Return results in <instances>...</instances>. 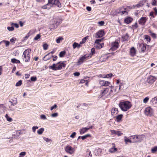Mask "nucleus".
<instances>
[{"mask_svg":"<svg viewBox=\"0 0 157 157\" xmlns=\"http://www.w3.org/2000/svg\"><path fill=\"white\" fill-rule=\"evenodd\" d=\"M66 52L65 51H63L60 52L59 54V56L60 57H63L65 55Z\"/></svg>","mask_w":157,"mask_h":157,"instance_id":"obj_40","label":"nucleus"},{"mask_svg":"<svg viewBox=\"0 0 157 157\" xmlns=\"http://www.w3.org/2000/svg\"><path fill=\"white\" fill-rule=\"evenodd\" d=\"M57 107V105L56 104H54L50 107V110L52 111L54 109H56Z\"/></svg>","mask_w":157,"mask_h":157,"instance_id":"obj_52","label":"nucleus"},{"mask_svg":"<svg viewBox=\"0 0 157 157\" xmlns=\"http://www.w3.org/2000/svg\"><path fill=\"white\" fill-rule=\"evenodd\" d=\"M61 21V19L59 17H54L50 22L49 29L51 30L56 29Z\"/></svg>","mask_w":157,"mask_h":157,"instance_id":"obj_1","label":"nucleus"},{"mask_svg":"<svg viewBox=\"0 0 157 157\" xmlns=\"http://www.w3.org/2000/svg\"><path fill=\"white\" fill-rule=\"evenodd\" d=\"M99 84L101 86H109L110 82L108 81L101 80L99 82Z\"/></svg>","mask_w":157,"mask_h":157,"instance_id":"obj_18","label":"nucleus"},{"mask_svg":"<svg viewBox=\"0 0 157 157\" xmlns=\"http://www.w3.org/2000/svg\"><path fill=\"white\" fill-rule=\"evenodd\" d=\"M124 140L126 144H127L129 142L130 139L128 138L126 136L124 137Z\"/></svg>","mask_w":157,"mask_h":157,"instance_id":"obj_48","label":"nucleus"},{"mask_svg":"<svg viewBox=\"0 0 157 157\" xmlns=\"http://www.w3.org/2000/svg\"><path fill=\"white\" fill-rule=\"evenodd\" d=\"M26 152L25 151H23L19 154V157H24L26 155Z\"/></svg>","mask_w":157,"mask_h":157,"instance_id":"obj_39","label":"nucleus"},{"mask_svg":"<svg viewBox=\"0 0 157 157\" xmlns=\"http://www.w3.org/2000/svg\"><path fill=\"white\" fill-rule=\"evenodd\" d=\"M43 139L44 140H45L46 142H49L50 141H52V140L51 139H49L45 137H44L43 138Z\"/></svg>","mask_w":157,"mask_h":157,"instance_id":"obj_53","label":"nucleus"},{"mask_svg":"<svg viewBox=\"0 0 157 157\" xmlns=\"http://www.w3.org/2000/svg\"><path fill=\"white\" fill-rule=\"evenodd\" d=\"M77 45H78V43H76V42L74 43L73 44V48H75L77 47Z\"/></svg>","mask_w":157,"mask_h":157,"instance_id":"obj_64","label":"nucleus"},{"mask_svg":"<svg viewBox=\"0 0 157 157\" xmlns=\"http://www.w3.org/2000/svg\"><path fill=\"white\" fill-rule=\"evenodd\" d=\"M110 132L112 135L115 134L117 135L118 136H121L123 134V133H121L120 131H116L115 130H110Z\"/></svg>","mask_w":157,"mask_h":157,"instance_id":"obj_19","label":"nucleus"},{"mask_svg":"<svg viewBox=\"0 0 157 157\" xmlns=\"http://www.w3.org/2000/svg\"><path fill=\"white\" fill-rule=\"evenodd\" d=\"M157 2V0H152L151 4L153 6H155Z\"/></svg>","mask_w":157,"mask_h":157,"instance_id":"obj_59","label":"nucleus"},{"mask_svg":"<svg viewBox=\"0 0 157 157\" xmlns=\"http://www.w3.org/2000/svg\"><path fill=\"white\" fill-rule=\"evenodd\" d=\"M150 103L154 106L157 105V96L152 98L150 101Z\"/></svg>","mask_w":157,"mask_h":157,"instance_id":"obj_17","label":"nucleus"},{"mask_svg":"<svg viewBox=\"0 0 157 157\" xmlns=\"http://www.w3.org/2000/svg\"><path fill=\"white\" fill-rule=\"evenodd\" d=\"M101 40L102 39L96 40L95 42V45L96 44H100V42L101 41Z\"/></svg>","mask_w":157,"mask_h":157,"instance_id":"obj_51","label":"nucleus"},{"mask_svg":"<svg viewBox=\"0 0 157 157\" xmlns=\"http://www.w3.org/2000/svg\"><path fill=\"white\" fill-rule=\"evenodd\" d=\"M118 113V109L117 108L113 107L111 110V114L112 116L115 115L117 114Z\"/></svg>","mask_w":157,"mask_h":157,"instance_id":"obj_20","label":"nucleus"},{"mask_svg":"<svg viewBox=\"0 0 157 157\" xmlns=\"http://www.w3.org/2000/svg\"><path fill=\"white\" fill-rule=\"evenodd\" d=\"M66 64L63 62H60L56 64L54 63L52 66H50L49 67V68L52 69L54 71H57L61 70L62 67H65Z\"/></svg>","mask_w":157,"mask_h":157,"instance_id":"obj_3","label":"nucleus"},{"mask_svg":"<svg viewBox=\"0 0 157 157\" xmlns=\"http://www.w3.org/2000/svg\"><path fill=\"white\" fill-rule=\"evenodd\" d=\"M11 62L13 63H20V61L19 60L15 58L12 59Z\"/></svg>","mask_w":157,"mask_h":157,"instance_id":"obj_30","label":"nucleus"},{"mask_svg":"<svg viewBox=\"0 0 157 157\" xmlns=\"http://www.w3.org/2000/svg\"><path fill=\"white\" fill-rule=\"evenodd\" d=\"M36 77L32 76L31 78V80L32 81L35 82L36 80Z\"/></svg>","mask_w":157,"mask_h":157,"instance_id":"obj_60","label":"nucleus"},{"mask_svg":"<svg viewBox=\"0 0 157 157\" xmlns=\"http://www.w3.org/2000/svg\"><path fill=\"white\" fill-rule=\"evenodd\" d=\"M7 29L9 31H11L14 30V28L13 26H12L11 27H8Z\"/></svg>","mask_w":157,"mask_h":157,"instance_id":"obj_55","label":"nucleus"},{"mask_svg":"<svg viewBox=\"0 0 157 157\" xmlns=\"http://www.w3.org/2000/svg\"><path fill=\"white\" fill-rule=\"evenodd\" d=\"M151 152L152 153H154L157 151V147L155 146L152 148L151 149Z\"/></svg>","mask_w":157,"mask_h":157,"instance_id":"obj_41","label":"nucleus"},{"mask_svg":"<svg viewBox=\"0 0 157 157\" xmlns=\"http://www.w3.org/2000/svg\"><path fill=\"white\" fill-rule=\"evenodd\" d=\"M44 130V128H41L39 129L37 131V133L38 135H41Z\"/></svg>","mask_w":157,"mask_h":157,"instance_id":"obj_29","label":"nucleus"},{"mask_svg":"<svg viewBox=\"0 0 157 157\" xmlns=\"http://www.w3.org/2000/svg\"><path fill=\"white\" fill-rule=\"evenodd\" d=\"M109 88H104L100 91V94L99 98H100L104 97L109 92Z\"/></svg>","mask_w":157,"mask_h":157,"instance_id":"obj_8","label":"nucleus"},{"mask_svg":"<svg viewBox=\"0 0 157 157\" xmlns=\"http://www.w3.org/2000/svg\"><path fill=\"white\" fill-rule=\"evenodd\" d=\"M58 115V114L57 113H55L52 114L51 115V117H57Z\"/></svg>","mask_w":157,"mask_h":157,"instance_id":"obj_49","label":"nucleus"},{"mask_svg":"<svg viewBox=\"0 0 157 157\" xmlns=\"http://www.w3.org/2000/svg\"><path fill=\"white\" fill-rule=\"evenodd\" d=\"M63 38L62 37L59 36L56 40V42L57 43H59L60 41L63 40Z\"/></svg>","mask_w":157,"mask_h":157,"instance_id":"obj_38","label":"nucleus"},{"mask_svg":"<svg viewBox=\"0 0 157 157\" xmlns=\"http://www.w3.org/2000/svg\"><path fill=\"white\" fill-rule=\"evenodd\" d=\"M140 50L143 52H144L146 49V47L144 44L140 45Z\"/></svg>","mask_w":157,"mask_h":157,"instance_id":"obj_28","label":"nucleus"},{"mask_svg":"<svg viewBox=\"0 0 157 157\" xmlns=\"http://www.w3.org/2000/svg\"><path fill=\"white\" fill-rule=\"evenodd\" d=\"M130 137L131 138V139L133 140V142L137 143L141 142L143 140L144 138V136L143 135H136L132 136Z\"/></svg>","mask_w":157,"mask_h":157,"instance_id":"obj_5","label":"nucleus"},{"mask_svg":"<svg viewBox=\"0 0 157 157\" xmlns=\"http://www.w3.org/2000/svg\"><path fill=\"white\" fill-rule=\"evenodd\" d=\"M156 79V78L152 75H150L147 78V82L150 84H151L155 82Z\"/></svg>","mask_w":157,"mask_h":157,"instance_id":"obj_14","label":"nucleus"},{"mask_svg":"<svg viewBox=\"0 0 157 157\" xmlns=\"http://www.w3.org/2000/svg\"><path fill=\"white\" fill-rule=\"evenodd\" d=\"M108 56H105V57H101L100 59V61L101 62H104L106 61V60L108 59Z\"/></svg>","mask_w":157,"mask_h":157,"instance_id":"obj_31","label":"nucleus"},{"mask_svg":"<svg viewBox=\"0 0 157 157\" xmlns=\"http://www.w3.org/2000/svg\"><path fill=\"white\" fill-rule=\"evenodd\" d=\"M76 133L75 132H74L70 136L71 138H74L76 135Z\"/></svg>","mask_w":157,"mask_h":157,"instance_id":"obj_58","label":"nucleus"},{"mask_svg":"<svg viewBox=\"0 0 157 157\" xmlns=\"http://www.w3.org/2000/svg\"><path fill=\"white\" fill-rule=\"evenodd\" d=\"M128 35L127 33H126L125 35L122 36V38L123 41H127L128 39Z\"/></svg>","mask_w":157,"mask_h":157,"instance_id":"obj_27","label":"nucleus"},{"mask_svg":"<svg viewBox=\"0 0 157 157\" xmlns=\"http://www.w3.org/2000/svg\"><path fill=\"white\" fill-rule=\"evenodd\" d=\"M154 110L150 107H148L145 109L144 113L145 115L149 117H151L154 115Z\"/></svg>","mask_w":157,"mask_h":157,"instance_id":"obj_7","label":"nucleus"},{"mask_svg":"<svg viewBox=\"0 0 157 157\" xmlns=\"http://www.w3.org/2000/svg\"><path fill=\"white\" fill-rule=\"evenodd\" d=\"M104 46V44L103 43L98 44H96L95 45L96 47L98 49H100L103 47Z\"/></svg>","mask_w":157,"mask_h":157,"instance_id":"obj_32","label":"nucleus"},{"mask_svg":"<svg viewBox=\"0 0 157 157\" xmlns=\"http://www.w3.org/2000/svg\"><path fill=\"white\" fill-rule=\"evenodd\" d=\"M51 7V5L49 4H47L43 6L42 8L43 9H49Z\"/></svg>","mask_w":157,"mask_h":157,"instance_id":"obj_26","label":"nucleus"},{"mask_svg":"<svg viewBox=\"0 0 157 157\" xmlns=\"http://www.w3.org/2000/svg\"><path fill=\"white\" fill-rule=\"evenodd\" d=\"M122 8H120L117 10V13L120 15H127L128 14V12L124 10H123Z\"/></svg>","mask_w":157,"mask_h":157,"instance_id":"obj_15","label":"nucleus"},{"mask_svg":"<svg viewBox=\"0 0 157 157\" xmlns=\"http://www.w3.org/2000/svg\"><path fill=\"white\" fill-rule=\"evenodd\" d=\"M119 47V43L117 41H115L112 42L111 44V48L110 51H114Z\"/></svg>","mask_w":157,"mask_h":157,"instance_id":"obj_10","label":"nucleus"},{"mask_svg":"<svg viewBox=\"0 0 157 157\" xmlns=\"http://www.w3.org/2000/svg\"><path fill=\"white\" fill-rule=\"evenodd\" d=\"M48 4L51 5V7L53 5H55L59 8H60L62 6L61 3L58 0H48Z\"/></svg>","mask_w":157,"mask_h":157,"instance_id":"obj_9","label":"nucleus"},{"mask_svg":"<svg viewBox=\"0 0 157 157\" xmlns=\"http://www.w3.org/2000/svg\"><path fill=\"white\" fill-rule=\"evenodd\" d=\"M54 52H55V51L54 50H53L52 51H51V52H50V53H49L48 54H47L46 56H45L43 58V60L46 61H47V60L49 59H50L51 57H49V58H46V57H47V56H49V55L50 54H54Z\"/></svg>","mask_w":157,"mask_h":157,"instance_id":"obj_22","label":"nucleus"},{"mask_svg":"<svg viewBox=\"0 0 157 157\" xmlns=\"http://www.w3.org/2000/svg\"><path fill=\"white\" fill-rule=\"evenodd\" d=\"M10 102L11 103V105L13 106L16 105L17 104V100H16L15 101H10Z\"/></svg>","mask_w":157,"mask_h":157,"instance_id":"obj_45","label":"nucleus"},{"mask_svg":"<svg viewBox=\"0 0 157 157\" xmlns=\"http://www.w3.org/2000/svg\"><path fill=\"white\" fill-rule=\"evenodd\" d=\"M149 33H150V35L152 37L154 38H156V34L152 33L151 31H149Z\"/></svg>","mask_w":157,"mask_h":157,"instance_id":"obj_35","label":"nucleus"},{"mask_svg":"<svg viewBox=\"0 0 157 157\" xmlns=\"http://www.w3.org/2000/svg\"><path fill=\"white\" fill-rule=\"evenodd\" d=\"M91 136V135L90 134H87L85 136H82L81 137V139L82 140H83L86 139V138L90 137Z\"/></svg>","mask_w":157,"mask_h":157,"instance_id":"obj_36","label":"nucleus"},{"mask_svg":"<svg viewBox=\"0 0 157 157\" xmlns=\"http://www.w3.org/2000/svg\"><path fill=\"white\" fill-rule=\"evenodd\" d=\"M91 53L90 54V55H93L95 53V49L94 48H92L91 50Z\"/></svg>","mask_w":157,"mask_h":157,"instance_id":"obj_62","label":"nucleus"},{"mask_svg":"<svg viewBox=\"0 0 157 157\" xmlns=\"http://www.w3.org/2000/svg\"><path fill=\"white\" fill-rule=\"evenodd\" d=\"M38 127L37 126H34L32 128L33 132L35 133L36 132V130L38 129Z\"/></svg>","mask_w":157,"mask_h":157,"instance_id":"obj_43","label":"nucleus"},{"mask_svg":"<svg viewBox=\"0 0 157 157\" xmlns=\"http://www.w3.org/2000/svg\"><path fill=\"white\" fill-rule=\"evenodd\" d=\"M31 51L30 48H28L25 50L23 53L22 58L24 61L25 62H29L30 60V53Z\"/></svg>","mask_w":157,"mask_h":157,"instance_id":"obj_4","label":"nucleus"},{"mask_svg":"<svg viewBox=\"0 0 157 157\" xmlns=\"http://www.w3.org/2000/svg\"><path fill=\"white\" fill-rule=\"evenodd\" d=\"M104 34V31L103 30H100L94 34V36L96 38H100L102 37Z\"/></svg>","mask_w":157,"mask_h":157,"instance_id":"obj_12","label":"nucleus"},{"mask_svg":"<svg viewBox=\"0 0 157 157\" xmlns=\"http://www.w3.org/2000/svg\"><path fill=\"white\" fill-rule=\"evenodd\" d=\"M22 84L21 80H19L17 82L15 85V86H20Z\"/></svg>","mask_w":157,"mask_h":157,"instance_id":"obj_46","label":"nucleus"},{"mask_svg":"<svg viewBox=\"0 0 157 157\" xmlns=\"http://www.w3.org/2000/svg\"><path fill=\"white\" fill-rule=\"evenodd\" d=\"M89 36H86L82 40V41L80 42V43L81 44H82L84 43H85L86 41V40L88 39Z\"/></svg>","mask_w":157,"mask_h":157,"instance_id":"obj_34","label":"nucleus"},{"mask_svg":"<svg viewBox=\"0 0 157 157\" xmlns=\"http://www.w3.org/2000/svg\"><path fill=\"white\" fill-rule=\"evenodd\" d=\"M2 42H3V43H4L5 44L6 46V47L8 46L10 44V42L8 41L3 40H2Z\"/></svg>","mask_w":157,"mask_h":157,"instance_id":"obj_44","label":"nucleus"},{"mask_svg":"<svg viewBox=\"0 0 157 157\" xmlns=\"http://www.w3.org/2000/svg\"><path fill=\"white\" fill-rule=\"evenodd\" d=\"M40 118L43 120L47 119L46 116L44 114H42L40 116Z\"/></svg>","mask_w":157,"mask_h":157,"instance_id":"obj_50","label":"nucleus"},{"mask_svg":"<svg viewBox=\"0 0 157 157\" xmlns=\"http://www.w3.org/2000/svg\"><path fill=\"white\" fill-rule=\"evenodd\" d=\"M147 19L146 17H142L139 20L138 22L140 24L142 25H144L146 23Z\"/></svg>","mask_w":157,"mask_h":157,"instance_id":"obj_16","label":"nucleus"},{"mask_svg":"<svg viewBox=\"0 0 157 157\" xmlns=\"http://www.w3.org/2000/svg\"><path fill=\"white\" fill-rule=\"evenodd\" d=\"M105 24V22L103 21H99L98 22V24L100 26H101Z\"/></svg>","mask_w":157,"mask_h":157,"instance_id":"obj_63","label":"nucleus"},{"mask_svg":"<svg viewBox=\"0 0 157 157\" xmlns=\"http://www.w3.org/2000/svg\"><path fill=\"white\" fill-rule=\"evenodd\" d=\"M145 39L147 41L150 42L151 40L150 37L148 35H145L144 36Z\"/></svg>","mask_w":157,"mask_h":157,"instance_id":"obj_42","label":"nucleus"},{"mask_svg":"<svg viewBox=\"0 0 157 157\" xmlns=\"http://www.w3.org/2000/svg\"><path fill=\"white\" fill-rule=\"evenodd\" d=\"M130 54L132 56H133L136 55V50L134 47H132L130 49Z\"/></svg>","mask_w":157,"mask_h":157,"instance_id":"obj_21","label":"nucleus"},{"mask_svg":"<svg viewBox=\"0 0 157 157\" xmlns=\"http://www.w3.org/2000/svg\"><path fill=\"white\" fill-rule=\"evenodd\" d=\"M93 127V126H90L89 127L82 128L80 129L79 132L80 134L81 135L84 134L85 132H87L88 130L92 129Z\"/></svg>","mask_w":157,"mask_h":157,"instance_id":"obj_13","label":"nucleus"},{"mask_svg":"<svg viewBox=\"0 0 157 157\" xmlns=\"http://www.w3.org/2000/svg\"><path fill=\"white\" fill-rule=\"evenodd\" d=\"M117 151V148L115 147V146H113L109 150V152L111 153H114Z\"/></svg>","mask_w":157,"mask_h":157,"instance_id":"obj_24","label":"nucleus"},{"mask_svg":"<svg viewBox=\"0 0 157 157\" xmlns=\"http://www.w3.org/2000/svg\"><path fill=\"white\" fill-rule=\"evenodd\" d=\"M43 48L44 50H46L48 49V45L46 44H44L43 45Z\"/></svg>","mask_w":157,"mask_h":157,"instance_id":"obj_57","label":"nucleus"},{"mask_svg":"<svg viewBox=\"0 0 157 157\" xmlns=\"http://www.w3.org/2000/svg\"><path fill=\"white\" fill-rule=\"evenodd\" d=\"M154 12L153 11L151 12L150 13V16H151V17L154 18L155 17V14L154 15Z\"/></svg>","mask_w":157,"mask_h":157,"instance_id":"obj_61","label":"nucleus"},{"mask_svg":"<svg viewBox=\"0 0 157 157\" xmlns=\"http://www.w3.org/2000/svg\"><path fill=\"white\" fill-rule=\"evenodd\" d=\"M113 76V75L112 74H109L106 75H103L102 76L101 75L100 77L103 78H105L111 77Z\"/></svg>","mask_w":157,"mask_h":157,"instance_id":"obj_33","label":"nucleus"},{"mask_svg":"<svg viewBox=\"0 0 157 157\" xmlns=\"http://www.w3.org/2000/svg\"><path fill=\"white\" fill-rule=\"evenodd\" d=\"M65 150L67 152L70 154H73L75 151V149L69 145L67 146L65 148Z\"/></svg>","mask_w":157,"mask_h":157,"instance_id":"obj_11","label":"nucleus"},{"mask_svg":"<svg viewBox=\"0 0 157 157\" xmlns=\"http://www.w3.org/2000/svg\"><path fill=\"white\" fill-rule=\"evenodd\" d=\"M133 20V19L131 17H128L124 19V22L128 24L130 23Z\"/></svg>","mask_w":157,"mask_h":157,"instance_id":"obj_23","label":"nucleus"},{"mask_svg":"<svg viewBox=\"0 0 157 157\" xmlns=\"http://www.w3.org/2000/svg\"><path fill=\"white\" fill-rule=\"evenodd\" d=\"M123 115L122 114H121L118 116H117L116 117L117 121V122H119L122 119L123 117Z\"/></svg>","mask_w":157,"mask_h":157,"instance_id":"obj_25","label":"nucleus"},{"mask_svg":"<svg viewBox=\"0 0 157 157\" xmlns=\"http://www.w3.org/2000/svg\"><path fill=\"white\" fill-rule=\"evenodd\" d=\"M5 117L6 118V120L8 121L9 122H11L12 121V118L9 117L8 116V114H6Z\"/></svg>","mask_w":157,"mask_h":157,"instance_id":"obj_37","label":"nucleus"},{"mask_svg":"<svg viewBox=\"0 0 157 157\" xmlns=\"http://www.w3.org/2000/svg\"><path fill=\"white\" fill-rule=\"evenodd\" d=\"M118 105L121 110L124 112L129 109L132 106L131 103L128 101L121 102Z\"/></svg>","mask_w":157,"mask_h":157,"instance_id":"obj_2","label":"nucleus"},{"mask_svg":"<svg viewBox=\"0 0 157 157\" xmlns=\"http://www.w3.org/2000/svg\"><path fill=\"white\" fill-rule=\"evenodd\" d=\"M149 100V98L148 97H145L143 100V102L144 103H146Z\"/></svg>","mask_w":157,"mask_h":157,"instance_id":"obj_47","label":"nucleus"},{"mask_svg":"<svg viewBox=\"0 0 157 157\" xmlns=\"http://www.w3.org/2000/svg\"><path fill=\"white\" fill-rule=\"evenodd\" d=\"M91 56H90V57ZM90 56L88 54H86L80 57L77 62V65H79L82 64L84 62L89 59Z\"/></svg>","mask_w":157,"mask_h":157,"instance_id":"obj_6","label":"nucleus"},{"mask_svg":"<svg viewBox=\"0 0 157 157\" xmlns=\"http://www.w3.org/2000/svg\"><path fill=\"white\" fill-rule=\"evenodd\" d=\"M40 37V36L39 34H37L36 36L34 38V40H37Z\"/></svg>","mask_w":157,"mask_h":157,"instance_id":"obj_56","label":"nucleus"},{"mask_svg":"<svg viewBox=\"0 0 157 157\" xmlns=\"http://www.w3.org/2000/svg\"><path fill=\"white\" fill-rule=\"evenodd\" d=\"M16 40V38L15 37H12L10 40V42L13 44H14L15 41Z\"/></svg>","mask_w":157,"mask_h":157,"instance_id":"obj_54","label":"nucleus"}]
</instances>
